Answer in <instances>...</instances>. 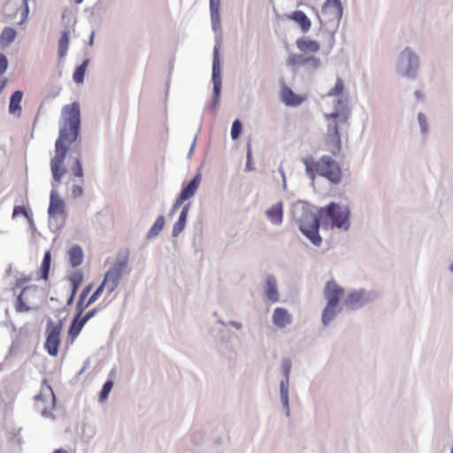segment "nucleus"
<instances>
[{"mask_svg":"<svg viewBox=\"0 0 453 453\" xmlns=\"http://www.w3.org/2000/svg\"><path fill=\"white\" fill-rule=\"evenodd\" d=\"M48 213L50 218L54 219H58V217L64 218L65 216V203L62 198L57 196L55 189L50 192Z\"/></svg>","mask_w":453,"mask_h":453,"instance_id":"nucleus-16","label":"nucleus"},{"mask_svg":"<svg viewBox=\"0 0 453 453\" xmlns=\"http://www.w3.org/2000/svg\"><path fill=\"white\" fill-rule=\"evenodd\" d=\"M87 322L83 320L81 318V315L77 314V316L73 319L72 324L68 330V334L73 341L81 333V329L83 328L84 325Z\"/></svg>","mask_w":453,"mask_h":453,"instance_id":"nucleus-28","label":"nucleus"},{"mask_svg":"<svg viewBox=\"0 0 453 453\" xmlns=\"http://www.w3.org/2000/svg\"><path fill=\"white\" fill-rule=\"evenodd\" d=\"M297 49L305 53H317L320 50V44L318 41L308 38H299L296 41Z\"/></svg>","mask_w":453,"mask_h":453,"instance_id":"nucleus-20","label":"nucleus"},{"mask_svg":"<svg viewBox=\"0 0 453 453\" xmlns=\"http://www.w3.org/2000/svg\"><path fill=\"white\" fill-rule=\"evenodd\" d=\"M69 280L71 282V285H72V291H71V295L67 300V304L70 305L72 304V303L73 302V299L76 296V293H77V290L79 288V287L81 286L82 280H83V274L80 271H77L75 273H73L70 277H69Z\"/></svg>","mask_w":453,"mask_h":453,"instance_id":"nucleus-25","label":"nucleus"},{"mask_svg":"<svg viewBox=\"0 0 453 453\" xmlns=\"http://www.w3.org/2000/svg\"><path fill=\"white\" fill-rule=\"evenodd\" d=\"M273 321L275 326L283 328L291 323V315L284 308H276L273 315Z\"/></svg>","mask_w":453,"mask_h":453,"instance_id":"nucleus-21","label":"nucleus"},{"mask_svg":"<svg viewBox=\"0 0 453 453\" xmlns=\"http://www.w3.org/2000/svg\"><path fill=\"white\" fill-rule=\"evenodd\" d=\"M127 266V259L117 261L105 273L102 281L108 294H111L119 286L121 275Z\"/></svg>","mask_w":453,"mask_h":453,"instance_id":"nucleus-7","label":"nucleus"},{"mask_svg":"<svg viewBox=\"0 0 453 453\" xmlns=\"http://www.w3.org/2000/svg\"><path fill=\"white\" fill-rule=\"evenodd\" d=\"M62 123L58 137L55 142V154L50 159V171L52 173V186L57 188L62 182L64 175L67 173L65 160L68 147L74 142L81 129V110L76 102L66 104L61 111Z\"/></svg>","mask_w":453,"mask_h":453,"instance_id":"nucleus-1","label":"nucleus"},{"mask_svg":"<svg viewBox=\"0 0 453 453\" xmlns=\"http://www.w3.org/2000/svg\"><path fill=\"white\" fill-rule=\"evenodd\" d=\"M112 387H113V382L111 380H107L104 384L102 391H101L100 395H99V399H100L101 402H104V401H105L107 399L110 392L112 389Z\"/></svg>","mask_w":453,"mask_h":453,"instance_id":"nucleus-40","label":"nucleus"},{"mask_svg":"<svg viewBox=\"0 0 453 453\" xmlns=\"http://www.w3.org/2000/svg\"><path fill=\"white\" fill-rule=\"evenodd\" d=\"M188 210H189V205L187 204L183 207L180 214V217H179V219L177 220V222L174 224L173 226V236H177L179 235L185 228V226H186V221H187V218H188Z\"/></svg>","mask_w":453,"mask_h":453,"instance_id":"nucleus-27","label":"nucleus"},{"mask_svg":"<svg viewBox=\"0 0 453 453\" xmlns=\"http://www.w3.org/2000/svg\"><path fill=\"white\" fill-rule=\"evenodd\" d=\"M401 56L403 58H407L410 62H411L412 60H414L415 63L417 62L416 55L413 52L410 51L409 50H403Z\"/></svg>","mask_w":453,"mask_h":453,"instance_id":"nucleus-43","label":"nucleus"},{"mask_svg":"<svg viewBox=\"0 0 453 453\" xmlns=\"http://www.w3.org/2000/svg\"><path fill=\"white\" fill-rule=\"evenodd\" d=\"M22 92L21 91H15L10 100V105H9V111L12 113H15L17 111H20V102L22 100Z\"/></svg>","mask_w":453,"mask_h":453,"instance_id":"nucleus-33","label":"nucleus"},{"mask_svg":"<svg viewBox=\"0 0 453 453\" xmlns=\"http://www.w3.org/2000/svg\"><path fill=\"white\" fill-rule=\"evenodd\" d=\"M70 41V31L65 30L61 34V37L58 42V57L59 58H63L65 57Z\"/></svg>","mask_w":453,"mask_h":453,"instance_id":"nucleus-31","label":"nucleus"},{"mask_svg":"<svg viewBox=\"0 0 453 453\" xmlns=\"http://www.w3.org/2000/svg\"><path fill=\"white\" fill-rule=\"evenodd\" d=\"M83 194V189L81 185H73L72 188V195L73 197H80Z\"/></svg>","mask_w":453,"mask_h":453,"instance_id":"nucleus-45","label":"nucleus"},{"mask_svg":"<svg viewBox=\"0 0 453 453\" xmlns=\"http://www.w3.org/2000/svg\"><path fill=\"white\" fill-rule=\"evenodd\" d=\"M212 81L213 90L216 96L219 95L221 88V77H220V62L218 50H214V57L212 63Z\"/></svg>","mask_w":453,"mask_h":453,"instance_id":"nucleus-18","label":"nucleus"},{"mask_svg":"<svg viewBox=\"0 0 453 453\" xmlns=\"http://www.w3.org/2000/svg\"><path fill=\"white\" fill-rule=\"evenodd\" d=\"M201 180H202V176L200 173H197L187 184V186L183 188L180 194L177 197L174 204L173 205L172 212H175L185 201L190 199L191 197H193L195 196L196 192L197 191V189L200 186Z\"/></svg>","mask_w":453,"mask_h":453,"instance_id":"nucleus-11","label":"nucleus"},{"mask_svg":"<svg viewBox=\"0 0 453 453\" xmlns=\"http://www.w3.org/2000/svg\"><path fill=\"white\" fill-rule=\"evenodd\" d=\"M343 89H344V83H343L342 80L340 78H337L334 87L329 90L327 95L329 96H336L341 95L342 93Z\"/></svg>","mask_w":453,"mask_h":453,"instance_id":"nucleus-38","label":"nucleus"},{"mask_svg":"<svg viewBox=\"0 0 453 453\" xmlns=\"http://www.w3.org/2000/svg\"><path fill=\"white\" fill-rule=\"evenodd\" d=\"M8 67V60L5 55L0 54V75L5 73Z\"/></svg>","mask_w":453,"mask_h":453,"instance_id":"nucleus-42","label":"nucleus"},{"mask_svg":"<svg viewBox=\"0 0 453 453\" xmlns=\"http://www.w3.org/2000/svg\"><path fill=\"white\" fill-rule=\"evenodd\" d=\"M50 260H51L50 252L47 251L43 256V259H42L41 266H40L41 277L45 280L48 279V276H49Z\"/></svg>","mask_w":453,"mask_h":453,"instance_id":"nucleus-34","label":"nucleus"},{"mask_svg":"<svg viewBox=\"0 0 453 453\" xmlns=\"http://www.w3.org/2000/svg\"><path fill=\"white\" fill-rule=\"evenodd\" d=\"M340 117L341 115L338 112L326 115V119L332 120V122L328 124L327 133L325 137V144L326 150L334 156L337 155L342 149L339 127L336 122V119Z\"/></svg>","mask_w":453,"mask_h":453,"instance_id":"nucleus-6","label":"nucleus"},{"mask_svg":"<svg viewBox=\"0 0 453 453\" xmlns=\"http://www.w3.org/2000/svg\"><path fill=\"white\" fill-rule=\"evenodd\" d=\"M53 453H67V451H65V449H56Z\"/></svg>","mask_w":453,"mask_h":453,"instance_id":"nucleus-50","label":"nucleus"},{"mask_svg":"<svg viewBox=\"0 0 453 453\" xmlns=\"http://www.w3.org/2000/svg\"><path fill=\"white\" fill-rule=\"evenodd\" d=\"M82 2H83V0H76V3H77V4H81V3H82Z\"/></svg>","mask_w":453,"mask_h":453,"instance_id":"nucleus-53","label":"nucleus"},{"mask_svg":"<svg viewBox=\"0 0 453 453\" xmlns=\"http://www.w3.org/2000/svg\"><path fill=\"white\" fill-rule=\"evenodd\" d=\"M105 289V286L103 285V282L99 285V287L96 289V291L90 296L87 303H84L85 298L90 293L91 285L87 286L81 293L79 301L76 305L77 311H79V315H81L83 311L94 302H96L99 296L102 295L103 291Z\"/></svg>","mask_w":453,"mask_h":453,"instance_id":"nucleus-12","label":"nucleus"},{"mask_svg":"<svg viewBox=\"0 0 453 453\" xmlns=\"http://www.w3.org/2000/svg\"><path fill=\"white\" fill-rule=\"evenodd\" d=\"M266 297L275 303L279 301V293L277 290V281L274 276H268L266 280V289H265Z\"/></svg>","mask_w":453,"mask_h":453,"instance_id":"nucleus-26","label":"nucleus"},{"mask_svg":"<svg viewBox=\"0 0 453 453\" xmlns=\"http://www.w3.org/2000/svg\"><path fill=\"white\" fill-rule=\"evenodd\" d=\"M299 229L302 233L315 245L319 246L322 242V238L319 234V220L318 216L306 210L303 211L302 217L296 219Z\"/></svg>","mask_w":453,"mask_h":453,"instance_id":"nucleus-5","label":"nucleus"},{"mask_svg":"<svg viewBox=\"0 0 453 453\" xmlns=\"http://www.w3.org/2000/svg\"><path fill=\"white\" fill-rule=\"evenodd\" d=\"M303 163L306 167L307 173L313 179L314 174L318 173L328 179L333 183H339L342 179V171L335 160L328 156L321 157L317 162L311 163L308 159H304Z\"/></svg>","mask_w":453,"mask_h":453,"instance_id":"nucleus-2","label":"nucleus"},{"mask_svg":"<svg viewBox=\"0 0 453 453\" xmlns=\"http://www.w3.org/2000/svg\"><path fill=\"white\" fill-rule=\"evenodd\" d=\"M105 289V286L103 285V282L99 285V287L96 289V291L90 296L87 303H84L85 298L90 293L91 285L87 286L81 293L79 301L76 305L77 311H79V315H81L83 311L94 302H96L99 296L102 295L103 291Z\"/></svg>","mask_w":453,"mask_h":453,"instance_id":"nucleus-14","label":"nucleus"},{"mask_svg":"<svg viewBox=\"0 0 453 453\" xmlns=\"http://www.w3.org/2000/svg\"><path fill=\"white\" fill-rule=\"evenodd\" d=\"M16 31L12 27H5L0 35L1 48L8 47L16 37Z\"/></svg>","mask_w":453,"mask_h":453,"instance_id":"nucleus-30","label":"nucleus"},{"mask_svg":"<svg viewBox=\"0 0 453 453\" xmlns=\"http://www.w3.org/2000/svg\"><path fill=\"white\" fill-rule=\"evenodd\" d=\"M280 99L288 106H297L304 101V97L296 94L290 88L285 86L280 91Z\"/></svg>","mask_w":453,"mask_h":453,"instance_id":"nucleus-17","label":"nucleus"},{"mask_svg":"<svg viewBox=\"0 0 453 453\" xmlns=\"http://www.w3.org/2000/svg\"><path fill=\"white\" fill-rule=\"evenodd\" d=\"M105 289V286L103 285V282L99 285V287L96 289V291L90 296L87 303H84L85 298L90 293L91 285L87 286L81 293L79 301L76 305L77 311H79V315H81L83 311L94 302H96L99 296L102 295L103 291Z\"/></svg>","mask_w":453,"mask_h":453,"instance_id":"nucleus-15","label":"nucleus"},{"mask_svg":"<svg viewBox=\"0 0 453 453\" xmlns=\"http://www.w3.org/2000/svg\"><path fill=\"white\" fill-rule=\"evenodd\" d=\"M449 269H450V272H452V273H453V263L450 265Z\"/></svg>","mask_w":453,"mask_h":453,"instance_id":"nucleus-52","label":"nucleus"},{"mask_svg":"<svg viewBox=\"0 0 453 453\" xmlns=\"http://www.w3.org/2000/svg\"><path fill=\"white\" fill-rule=\"evenodd\" d=\"M30 280V278H27V277H23V278H20L19 280H17V281L15 282V288H21L23 287V285H25L26 283L29 282Z\"/></svg>","mask_w":453,"mask_h":453,"instance_id":"nucleus-46","label":"nucleus"},{"mask_svg":"<svg viewBox=\"0 0 453 453\" xmlns=\"http://www.w3.org/2000/svg\"><path fill=\"white\" fill-rule=\"evenodd\" d=\"M281 396H282V399H283L285 404L287 405L288 404V394H287L286 390L281 389Z\"/></svg>","mask_w":453,"mask_h":453,"instance_id":"nucleus-48","label":"nucleus"},{"mask_svg":"<svg viewBox=\"0 0 453 453\" xmlns=\"http://www.w3.org/2000/svg\"><path fill=\"white\" fill-rule=\"evenodd\" d=\"M164 225H165L164 216L157 217L154 225L151 226V228L149 231V236L153 237V236L157 235L163 229Z\"/></svg>","mask_w":453,"mask_h":453,"instance_id":"nucleus-36","label":"nucleus"},{"mask_svg":"<svg viewBox=\"0 0 453 453\" xmlns=\"http://www.w3.org/2000/svg\"><path fill=\"white\" fill-rule=\"evenodd\" d=\"M451 453H453V449H452V450H451Z\"/></svg>","mask_w":453,"mask_h":453,"instance_id":"nucleus-54","label":"nucleus"},{"mask_svg":"<svg viewBox=\"0 0 453 453\" xmlns=\"http://www.w3.org/2000/svg\"><path fill=\"white\" fill-rule=\"evenodd\" d=\"M87 65H88V62L84 61L81 65H80L79 66H77L75 68V70L73 72V78L76 83L80 84V83L83 82Z\"/></svg>","mask_w":453,"mask_h":453,"instance_id":"nucleus-35","label":"nucleus"},{"mask_svg":"<svg viewBox=\"0 0 453 453\" xmlns=\"http://www.w3.org/2000/svg\"><path fill=\"white\" fill-rule=\"evenodd\" d=\"M20 214H22V215H24L26 217L28 216L27 215V210L24 207H22V206H15L14 209H13L12 217L15 218V217H17V216H19Z\"/></svg>","mask_w":453,"mask_h":453,"instance_id":"nucleus-44","label":"nucleus"},{"mask_svg":"<svg viewBox=\"0 0 453 453\" xmlns=\"http://www.w3.org/2000/svg\"><path fill=\"white\" fill-rule=\"evenodd\" d=\"M61 329L62 326L60 324L55 323L51 320L47 323L44 347L50 356L56 357L58 354V349L61 342Z\"/></svg>","mask_w":453,"mask_h":453,"instance_id":"nucleus-9","label":"nucleus"},{"mask_svg":"<svg viewBox=\"0 0 453 453\" xmlns=\"http://www.w3.org/2000/svg\"><path fill=\"white\" fill-rule=\"evenodd\" d=\"M365 294L363 291L352 292L344 300V305L349 309H356L365 303Z\"/></svg>","mask_w":453,"mask_h":453,"instance_id":"nucleus-23","label":"nucleus"},{"mask_svg":"<svg viewBox=\"0 0 453 453\" xmlns=\"http://www.w3.org/2000/svg\"><path fill=\"white\" fill-rule=\"evenodd\" d=\"M35 288L32 287H24L22 288L21 293L18 296L15 303V310L17 312L24 313L28 312L30 311V307L28 305L27 294L30 291H34Z\"/></svg>","mask_w":453,"mask_h":453,"instance_id":"nucleus-19","label":"nucleus"},{"mask_svg":"<svg viewBox=\"0 0 453 453\" xmlns=\"http://www.w3.org/2000/svg\"><path fill=\"white\" fill-rule=\"evenodd\" d=\"M4 10L6 16L11 19H16L19 16V19L16 20V23L19 25L23 24L27 20L29 12L27 0H9L5 4Z\"/></svg>","mask_w":453,"mask_h":453,"instance_id":"nucleus-8","label":"nucleus"},{"mask_svg":"<svg viewBox=\"0 0 453 453\" xmlns=\"http://www.w3.org/2000/svg\"><path fill=\"white\" fill-rule=\"evenodd\" d=\"M105 289V286L103 285V282L99 285V287L96 289V291L90 296L87 303H84L85 298L90 293L91 285L87 286L81 293L79 301L76 305L77 311H79V315H81L83 311L94 302H96L99 296L102 295L103 291Z\"/></svg>","mask_w":453,"mask_h":453,"instance_id":"nucleus-13","label":"nucleus"},{"mask_svg":"<svg viewBox=\"0 0 453 453\" xmlns=\"http://www.w3.org/2000/svg\"><path fill=\"white\" fill-rule=\"evenodd\" d=\"M342 16L341 0H326L321 9V23H338Z\"/></svg>","mask_w":453,"mask_h":453,"instance_id":"nucleus-10","label":"nucleus"},{"mask_svg":"<svg viewBox=\"0 0 453 453\" xmlns=\"http://www.w3.org/2000/svg\"><path fill=\"white\" fill-rule=\"evenodd\" d=\"M242 130V125L239 119H235L233 122L232 128H231V137L233 140H236L239 138L241 133Z\"/></svg>","mask_w":453,"mask_h":453,"instance_id":"nucleus-39","label":"nucleus"},{"mask_svg":"<svg viewBox=\"0 0 453 453\" xmlns=\"http://www.w3.org/2000/svg\"><path fill=\"white\" fill-rule=\"evenodd\" d=\"M321 220L332 227L347 230L349 227V211L347 207L341 206L335 203H330L326 207L321 208L319 211Z\"/></svg>","mask_w":453,"mask_h":453,"instance_id":"nucleus-3","label":"nucleus"},{"mask_svg":"<svg viewBox=\"0 0 453 453\" xmlns=\"http://www.w3.org/2000/svg\"><path fill=\"white\" fill-rule=\"evenodd\" d=\"M96 311H97L96 309H93V310L89 311L88 313H86L81 318L83 319V320L88 322L96 313Z\"/></svg>","mask_w":453,"mask_h":453,"instance_id":"nucleus-47","label":"nucleus"},{"mask_svg":"<svg viewBox=\"0 0 453 453\" xmlns=\"http://www.w3.org/2000/svg\"><path fill=\"white\" fill-rule=\"evenodd\" d=\"M265 214L268 219L274 225H280L283 219V203L279 202L269 208Z\"/></svg>","mask_w":453,"mask_h":453,"instance_id":"nucleus-22","label":"nucleus"},{"mask_svg":"<svg viewBox=\"0 0 453 453\" xmlns=\"http://www.w3.org/2000/svg\"><path fill=\"white\" fill-rule=\"evenodd\" d=\"M71 170L73 172V174L75 177L79 178L81 180V182H82L83 181L84 173H83V167H82V164H81V156L80 155L75 158L74 164L72 166Z\"/></svg>","mask_w":453,"mask_h":453,"instance_id":"nucleus-37","label":"nucleus"},{"mask_svg":"<svg viewBox=\"0 0 453 453\" xmlns=\"http://www.w3.org/2000/svg\"><path fill=\"white\" fill-rule=\"evenodd\" d=\"M341 120L342 123H345L347 121V117H345V116L341 117Z\"/></svg>","mask_w":453,"mask_h":453,"instance_id":"nucleus-51","label":"nucleus"},{"mask_svg":"<svg viewBox=\"0 0 453 453\" xmlns=\"http://www.w3.org/2000/svg\"><path fill=\"white\" fill-rule=\"evenodd\" d=\"M289 19L297 23L303 32H307L310 30L311 23L307 15L302 11H295L290 16Z\"/></svg>","mask_w":453,"mask_h":453,"instance_id":"nucleus-24","label":"nucleus"},{"mask_svg":"<svg viewBox=\"0 0 453 453\" xmlns=\"http://www.w3.org/2000/svg\"><path fill=\"white\" fill-rule=\"evenodd\" d=\"M343 294L344 289L334 280L327 281L324 290L325 298L327 302L326 306L322 312V321L324 325H327L335 316V309Z\"/></svg>","mask_w":453,"mask_h":453,"instance_id":"nucleus-4","label":"nucleus"},{"mask_svg":"<svg viewBox=\"0 0 453 453\" xmlns=\"http://www.w3.org/2000/svg\"><path fill=\"white\" fill-rule=\"evenodd\" d=\"M247 158H248L247 165H249L250 161L251 159V150H250V145H249V148H248Z\"/></svg>","mask_w":453,"mask_h":453,"instance_id":"nucleus-49","label":"nucleus"},{"mask_svg":"<svg viewBox=\"0 0 453 453\" xmlns=\"http://www.w3.org/2000/svg\"><path fill=\"white\" fill-rule=\"evenodd\" d=\"M219 0H210V8L212 18L219 15Z\"/></svg>","mask_w":453,"mask_h":453,"instance_id":"nucleus-41","label":"nucleus"},{"mask_svg":"<svg viewBox=\"0 0 453 453\" xmlns=\"http://www.w3.org/2000/svg\"><path fill=\"white\" fill-rule=\"evenodd\" d=\"M289 63L292 65H305L311 63L315 68L319 65V59L314 57L305 58L301 55L292 56L289 58Z\"/></svg>","mask_w":453,"mask_h":453,"instance_id":"nucleus-32","label":"nucleus"},{"mask_svg":"<svg viewBox=\"0 0 453 453\" xmlns=\"http://www.w3.org/2000/svg\"><path fill=\"white\" fill-rule=\"evenodd\" d=\"M69 262L73 267L79 266L83 261V252L80 246H73L68 250Z\"/></svg>","mask_w":453,"mask_h":453,"instance_id":"nucleus-29","label":"nucleus"}]
</instances>
